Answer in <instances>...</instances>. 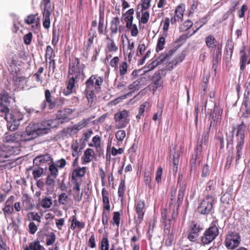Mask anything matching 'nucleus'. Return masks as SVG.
<instances>
[{
  "label": "nucleus",
  "instance_id": "nucleus-60",
  "mask_svg": "<svg viewBox=\"0 0 250 250\" xmlns=\"http://www.w3.org/2000/svg\"><path fill=\"white\" fill-rule=\"evenodd\" d=\"M56 239V236L55 234L51 232L48 235H47L46 245V246H50L53 245L55 242Z\"/></svg>",
  "mask_w": 250,
  "mask_h": 250
},
{
  "label": "nucleus",
  "instance_id": "nucleus-63",
  "mask_svg": "<svg viewBox=\"0 0 250 250\" xmlns=\"http://www.w3.org/2000/svg\"><path fill=\"white\" fill-rule=\"evenodd\" d=\"M119 58L118 56L113 57L110 61L109 64L112 68H113L115 70L118 71V64L119 62Z\"/></svg>",
  "mask_w": 250,
  "mask_h": 250
},
{
  "label": "nucleus",
  "instance_id": "nucleus-1",
  "mask_svg": "<svg viewBox=\"0 0 250 250\" xmlns=\"http://www.w3.org/2000/svg\"><path fill=\"white\" fill-rule=\"evenodd\" d=\"M50 121H47L41 123H30L24 132L5 134L3 141L9 145L6 146L0 143V157L8 158L12 152H16V149L20 150L21 142L30 141L39 135L47 134L50 131Z\"/></svg>",
  "mask_w": 250,
  "mask_h": 250
},
{
  "label": "nucleus",
  "instance_id": "nucleus-27",
  "mask_svg": "<svg viewBox=\"0 0 250 250\" xmlns=\"http://www.w3.org/2000/svg\"><path fill=\"white\" fill-rule=\"evenodd\" d=\"M140 82L139 80L135 81L130 83L128 86V88L130 91L122 96L121 97L122 99H125L131 96L135 90H138L140 88Z\"/></svg>",
  "mask_w": 250,
  "mask_h": 250
},
{
  "label": "nucleus",
  "instance_id": "nucleus-59",
  "mask_svg": "<svg viewBox=\"0 0 250 250\" xmlns=\"http://www.w3.org/2000/svg\"><path fill=\"white\" fill-rule=\"evenodd\" d=\"M95 34V32H94L92 35H91L90 33H89L88 34V36H89V37L87 40L86 44L85 46V51L86 53L89 51V48L93 43L94 38L96 36Z\"/></svg>",
  "mask_w": 250,
  "mask_h": 250
},
{
  "label": "nucleus",
  "instance_id": "nucleus-43",
  "mask_svg": "<svg viewBox=\"0 0 250 250\" xmlns=\"http://www.w3.org/2000/svg\"><path fill=\"white\" fill-rule=\"evenodd\" d=\"M152 175V173L151 169H145L144 172V181L146 185H147L150 188H152V186L151 183Z\"/></svg>",
  "mask_w": 250,
  "mask_h": 250
},
{
  "label": "nucleus",
  "instance_id": "nucleus-15",
  "mask_svg": "<svg viewBox=\"0 0 250 250\" xmlns=\"http://www.w3.org/2000/svg\"><path fill=\"white\" fill-rule=\"evenodd\" d=\"M90 120V118L83 119L78 124L72 126L67 127L66 129H64V130H65V132L70 135L75 134L77 133L80 130L86 126Z\"/></svg>",
  "mask_w": 250,
  "mask_h": 250
},
{
  "label": "nucleus",
  "instance_id": "nucleus-47",
  "mask_svg": "<svg viewBox=\"0 0 250 250\" xmlns=\"http://www.w3.org/2000/svg\"><path fill=\"white\" fill-rule=\"evenodd\" d=\"M164 239H165V244L167 246H171L174 240V232H169L168 233H164Z\"/></svg>",
  "mask_w": 250,
  "mask_h": 250
},
{
  "label": "nucleus",
  "instance_id": "nucleus-13",
  "mask_svg": "<svg viewBox=\"0 0 250 250\" xmlns=\"http://www.w3.org/2000/svg\"><path fill=\"white\" fill-rule=\"evenodd\" d=\"M148 46V43L146 42V43H145V42H140L138 45L136 54L137 56H142L144 54L145 52L146 51V54L139 61V63L140 64H143L146 61V60L148 59L150 56L151 50V49H147Z\"/></svg>",
  "mask_w": 250,
  "mask_h": 250
},
{
  "label": "nucleus",
  "instance_id": "nucleus-8",
  "mask_svg": "<svg viewBox=\"0 0 250 250\" xmlns=\"http://www.w3.org/2000/svg\"><path fill=\"white\" fill-rule=\"evenodd\" d=\"M87 170L85 167H78L75 168L72 172L71 182L74 185L73 190L79 192L80 186L83 182L82 178L83 177Z\"/></svg>",
  "mask_w": 250,
  "mask_h": 250
},
{
  "label": "nucleus",
  "instance_id": "nucleus-12",
  "mask_svg": "<svg viewBox=\"0 0 250 250\" xmlns=\"http://www.w3.org/2000/svg\"><path fill=\"white\" fill-rule=\"evenodd\" d=\"M223 109L220 108L218 105L215 104L213 112L211 113V119L210 121L209 128L214 126L217 124H220L222 119Z\"/></svg>",
  "mask_w": 250,
  "mask_h": 250
},
{
  "label": "nucleus",
  "instance_id": "nucleus-41",
  "mask_svg": "<svg viewBox=\"0 0 250 250\" xmlns=\"http://www.w3.org/2000/svg\"><path fill=\"white\" fill-rule=\"evenodd\" d=\"M245 47L244 46L243 49L240 52L241 54H242L240 58V69L241 70H244L246 68V65L248 60V56L245 51Z\"/></svg>",
  "mask_w": 250,
  "mask_h": 250
},
{
  "label": "nucleus",
  "instance_id": "nucleus-17",
  "mask_svg": "<svg viewBox=\"0 0 250 250\" xmlns=\"http://www.w3.org/2000/svg\"><path fill=\"white\" fill-rule=\"evenodd\" d=\"M15 197L13 195L10 196L5 203V206L3 208L4 215H10L14 212V202Z\"/></svg>",
  "mask_w": 250,
  "mask_h": 250
},
{
  "label": "nucleus",
  "instance_id": "nucleus-6",
  "mask_svg": "<svg viewBox=\"0 0 250 250\" xmlns=\"http://www.w3.org/2000/svg\"><path fill=\"white\" fill-rule=\"evenodd\" d=\"M214 203V197L211 195H206L199 203L197 208V212L202 215L208 214L213 210Z\"/></svg>",
  "mask_w": 250,
  "mask_h": 250
},
{
  "label": "nucleus",
  "instance_id": "nucleus-58",
  "mask_svg": "<svg viewBox=\"0 0 250 250\" xmlns=\"http://www.w3.org/2000/svg\"><path fill=\"white\" fill-rule=\"evenodd\" d=\"M125 131L123 130H119L115 133V137L118 141V146H120L119 142H122L125 137Z\"/></svg>",
  "mask_w": 250,
  "mask_h": 250
},
{
  "label": "nucleus",
  "instance_id": "nucleus-57",
  "mask_svg": "<svg viewBox=\"0 0 250 250\" xmlns=\"http://www.w3.org/2000/svg\"><path fill=\"white\" fill-rule=\"evenodd\" d=\"M165 38L164 37H160L157 42L156 51L158 52L159 51L162 50L165 47Z\"/></svg>",
  "mask_w": 250,
  "mask_h": 250
},
{
  "label": "nucleus",
  "instance_id": "nucleus-19",
  "mask_svg": "<svg viewBox=\"0 0 250 250\" xmlns=\"http://www.w3.org/2000/svg\"><path fill=\"white\" fill-rule=\"evenodd\" d=\"M92 143H89L88 146L94 147L96 149V152L99 155L103 153V149L101 146V138L99 135L94 136L92 140Z\"/></svg>",
  "mask_w": 250,
  "mask_h": 250
},
{
  "label": "nucleus",
  "instance_id": "nucleus-31",
  "mask_svg": "<svg viewBox=\"0 0 250 250\" xmlns=\"http://www.w3.org/2000/svg\"><path fill=\"white\" fill-rule=\"evenodd\" d=\"M222 44H218L217 45V49H214L213 51V64H214L217 63L219 61L221 60L222 57Z\"/></svg>",
  "mask_w": 250,
  "mask_h": 250
},
{
  "label": "nucleus",
  "instance_id": "nucleus-49",
  "mask_svg": "<svg viewBox=\"0 0 250 250\" xmlns=\"http://www.w3.org/2000/svg\"><path fill=\"white\" fill-rule=\"evenodd\" d=\"M10 98V97L9 96V94L5 90L0 93V103H2V104H7V105L9 106Z\"/></svg>",
  "mask_w": 250,
  "mask_h": 250
},
{
  "label": "nucleus",
  "instance_id": "nucleus-11",
  "mask_svg": "<svg viewBox=\"0 0 250 250\" xmlns=\"http://www.w3.org/2000/svg\"><path fill=\"white\" fill-rule=\"evenodd\" d=\"M45 100L43 104L41 105V108L44 110L46 106V104H48V108L53 109L58 104V99L55 97L52 92H51L49 89H46L44 92Z\"/></svg>",
  "mask_w": 250,
  "mask_h": 250
},
{
  "label": "nucleus",
  "instance_id": "nucleus-25",
  "mask_svg": "<svg viewBox=\"0 0 250 250\" xmlns=\"http://www.w3.org/2000/svg\"><path fill=\"white\" fill-rule=\"evenodd\" d=\"M106 40H107V42L106 43V48L105 50V53H108L110 52H116L118 49V47L116 45L113 40L111 38L109 37L108 35H107L106 37Z\"/></svg>",
  "mask_w": 250,
  "mask_h": 250
},
{
  "label": "nucleus",
  "instance_id": "nucleus-3",
  "mask_svg": "<svg viewBox=\"0 0 250 250\" xmlns=\"http://www.w3.org/2000/svg\"><path fill=\"white\" fill-rule=\"evenodd\" d=\"M204 229L203 223L192 220L188 223L187 238L191 242L197 243L200 239L201 234Z\"/></svg>",
  "mask_w": 250,
  "mask_h": 250
},
{
  "label": "nucleus",
  "instance_id": "nucleus-45",
  "mask_svg": "<svg viewBox=\"0 0 250 250\" xmlns=\"http://www.w3.org/2000/svg\"><path fill=\"white\" fill-rule=\"evenodd\" d=\"M151 107V104L148 102H145L141 104L139 107V113L136 116L137 119H140L144 116V113L145 110V108L147 109H149Z\"/></svg>",
  "mask_w": 250,
  "mask_h": 250
},
{
  "label": "nucleus",
  "instance_id": "nucleus-26",
  "mask_svg": "<svg viewBox=\"0 0 250 250\" xmlns=\"http://www.w3.org/2000/svg\"><path fill=\"white\" fill-rule=\"evenodd\" d=\"M242 105L245 106L246 110L242 113V117L250 118V99L249 96H245L244 95Z\"/></svg>",
  "mask_w": 250,
  "mask_h": 250
},
{
  "label": "nucleus",
  "instance_id": "nucleus-38",
  "mask_svg": "<svg viewBox=\"0 0 250 250\" xmlns=\"http://www.w3.org/2000/svg\"><path fill=\"white\" fill-rule=\"evenodd\" d=\"M10 114L9 105L0 103V116L1 117L4 116V119L6 121H8Z\"/></svg>",
  "mask_w": 250,
  "mask_h": 250
},
{
  "label": "nucleus",
  "instance_id": "nucleus-56",
  "mask_svg": "<svg viewBox=\"0 0 250 250\" xmlns=\"http://www.w3.org/2000/svg\"><path fill=\"white\" fill-rule=\"evenodd\" d=\"M193 25V22L190 20L186 21L182 24L180 25L179 29L180 31H186L190 29Z\"/></svg>",
  "mask_w": 250,
  "mask_h": 250
},
{
  "label": "nucleus",
  "instance_id": "nucleus-18",
  "mask_svg": "<svg viewBox=\"0 0 250 250\" xmlns=\"http://www.w3.org/2000/svg\"><path fill=\"white\" fill-rule=\"evenodd\" d=\"M95 91L85 89L84 93L87 100V105L89 107H94L97 102Z\"/></svg>",
  "mask_w": 250,
  "mask_h": 250
},
{
  "label": "nucleus",
  "instance_id": "nucleus-35",
  "mask_svg": "<svg viewBox=\"0 0 250 250\" xmlns=\"http://www.w3.org/2000/svg\"><path fill=\"white\" fill-rule=\"evenodd\" d=\"M205 43L207 46L209 48L213 49L216 47H217V41L212 35H208L205 38Z\"/></svg>",
  "mask_w": 250,
  "mask_h": 250
},
{
  "label": "nucleus",
  "instance_id": "nucleus-24",
  "mask_svg": "<svg viewBox=\"0 0 250 250\" xmlns=\"http://www.w3.org/2000/svg\"><path fill=\"white\" fill-rule=\"evenodd\" d=\"M73 112V110L71 108H64L57 112V117L59 119H62L65 122H68L70 120L69 116L72 114Z\"/></svg>",
  "mask_w": 250,
  "mask_h": 250
},
{
  "label": "nucleus",
  "instance_id": "nucleus-37",
  "mask_svg": "<svg viewBox=\"0 0 250 250\" xmlns=\"http://www.w3.org/2000/svg\"><path fill=\"white\" fill-rule=\"evenodd\" d=\"M23 115L19 112H15L13 113H10L9 116L8 121L13 122L14 124L20 121L23 119Z\"/></svg>",
  "mask_w": 250,
  "mask_h": 250
},
{
  "label": "nucleus",
  "instance_id": "nucleus-42",
  "mask_svg": "<svg viewBox=\"0 0 250 250\" xmlns=\"http://www.w3.org/2000/svg\"><path fill=\"white\" fill-rule=\"evenodd\" d=\"M185 10V6L184 4H180L176 8L175 11V16L176 17H177L178 21L179 20H182Z\"/></svg>",
  "mask_w": 250,
  "mask_h": 250
},
{
  "label": "nucleus",
  "instance_id": "nucleus-40",
  "mask_svg": "<svg viewBox=\"0 0 250 250\" xmlns=\"http://www.w3.org/2000/svg\"><path fill=\"white\" fill-rule=\"evenodd\" d=\"M128 65L126 61H124L122 62L119 64V66L118 67L119 76L123 78L125 75L128 71Z\"/></svg>",
  "mask_w": 250,
  "mask_h": 250
},
{
  "label": "nucleus",
  "instance_id": "nucleus-21",
  "mask_svg": "<svg viewBox=\"0 0 250 250\" xmlns=\"http://www.w3.org/2000/svg\"><path fill=\"white\" fill-rule=\"evenodd\" d=\"M18 62V59L16 55H12L7 62L9 65V70L11 71L13 75H16L17 71H19V68L17 67Z\"/></svg>",
  "mask_w": 250,
  "mask_h": 250
},
{
  "label": "nucleus",
  "instance_id": "nucleus-14",
  "mask_svg": "<svg viewBox=\"0 0 250 250\" xmlns=\"http://www.w3.org/2000/svg\"><path fill=\"white\" fill-rule=\"evenodd\" d=\"M182 178L183 175L182 174H179L177 183L179 185V188L178 191V199L176 203L177 209H178L179 207L182 204L185 195V192L187 188L186 183L185 182H182Z\"/></svg>",
  "mask_w": 250,
  "mask_h": 250
},
{
  "label": "nucleus",
  "instance_id": "nucleus-55",
  "mask_svg": "<svg viewBox=\"0 0 250 250\" xmlns=\"http://www.w3.org/2000/svg\"><path fill=\"white\" fill-rule=\"evenodd\" d=\"M216 181L214 180H210L207 183L206 190L210 193H213L215 190Z\"/></svg>",
  "mask_w": 250,
  "mask_h": 250
},
{
  "label": "nucleus",
  "instance_id": "nucleus-33",
  "mask_svg": "<svg viewBox=\"0 0 250 250\" xmlns=\"http://www.w3.org/2000/svg\"><path fill=\"white\" fill-rule=\"evenodd\" d=\"M120 24V20L118 17L113 18L111 21L110 35L112 36L113 34H116L118 30V26ZM119 31L121 32L120 28H119Z\"/></svg>",
  "mask_w": 250,
  "mask_h": 250
},
{
  "label": "nucleus",
  "instance_id": "nucleus-53",
  "mask_svg": "<svg viewBox=\"0 0 250 250\" xmlns=\"http://www.w3.org/2000/svg\"><path fill=\"white\" fill-rule=\"evenodd\" d=\"M139 240V237L133 235L130 239V246L132 250H140V244L137 242Z\"/></svg>",
  "mask_w": 250,
  "mask_h": 250
},
{
  "label": "nucleus",
  "instance_id": "nucleus-23",
  "mask_svg": "<svg viewBox=\"0 0 250 250\" xmlns=\"http://www.w3.org/2000/svg\"><path fill=\"white\" fill-rule=\"evenodd\" d=\"M69 80L67 83L66 91L63 92L65 96L69 95L72 93L76 92V83L79 81L74 79L73 78H68Z\"/></svg>",
  "mask_w": 250,
  "mask_h": 250
},
{
  "label": "nucleus",
  "instance_id": "nucleus-54",
  "mask_svg": "<svg viewBox=\"0 0 250 250\" xmlns=\"http://www.w3.org/2000/svg\"><path fill=\"white\" fill-rule=\"evenodd\" d=\"M121 219V213L118 211H115L113 213V218L111 223L113 225H116L118 228Z\"/></svg>",
  "mask_w": 250,
  "mask_h": 250
},
{
  "label": "nucleus",
  "instance_id": "nucleus-9",
  "mask_svg": "<svg viewBox=\"0 0 250 250\" xmlns=\"http://www.w3.org/2000/svg\"><path fill=\"white\" fill-rule=\"evenodd\" d=\"M114 120L116 124V128L121 129L125 128L130 121L129 112L125 109L119 111L115 114Z\"/></svg>",
  "mask_w": 250,
  "mask_h": 250
},
{
  "label": "nucleus",
  "instance_id": "nucleus-7",
  "mask_svg": "<svg viewBox=\"0 0 250 250\" xmlns=\"http://www.w3.org/2000/svg\"><path fill=\"white\" fill-rule=\"evenodd\" d=\"M219 233L218 228L215 225H211L205 229L200 237L201 244L203 246L210 244L216 239Z\"/></svg>",
  "mask_w": 250,
  "mask_h": 250
},
{
  "label": "nucleus",
  "instance_id": "nucleus-2",
  "mask_svg": "<svg viewBox=\"0 0 250 250\" xmlns=\"http://www.w3.org/2000/svg\"><path fill=\"white\" fill-rule=\"evenodd\" d=\"M246 127V125L244 124V121H242L241 124L237 125L236 126H232L230 130L226 132L227 145V147H228L229 145H233L234 132L235 130H236L235 133L236 143V163H238V161L241 158L243 154L242 150L245 144Z\"/></svg>",
  "mask_w": 250,
  "mask_h": 250
},
{
  "label": "nucleus",
  "instance_id": "nucleus-20",
  "mask_svg": "<svg viewBox=\"0 0 250 250\" xmlns=\"http://www.w3.org/2000/svg\"><path fill=\"white\" fill-rule=\"evenodd\" d=\"M95 158V153L92 148H88L84 152L81 161L83 165L90 163Z\"/></svg>",
  "mask_w": 250,
  "mask_h": 250
},
{
  "label": "nucleus",
  "instance_id": "nucleus-46",
  "mask_svg": "<svg viewBox=\"0 0 250 250\" xmlns=\"http://www.w3.org/2000/svg\"><path fill=\"white\" fill-rule=\"evenodd\" d=\"M104 12H102L101 10H100L99 21V23H98V30L99 33L100 35H102L104 33Z\"/></svg>",
  "mask_w": 250,
  "mask_h": 250
},
{
  "label": "nucleus",
  "instance_id": "nucleus-10",
  "mask_svg": "<svg viewBox=\"0 0 250 250\" xmlns=\"http://www.w3.org/2000/svg\"><path fill=\"white\" fill-rule=\"evenodd\" d=\"M241 238L238 233L230 232L226 236L224 244L228 249L232 250L240 244Z\"/></svg>",
  "mask_w": 250,
  "mask_h": 250
},
{
  "label": "nucleus",
  "instance_id": "nucleus-29",
  "mask_svg": "<svg viewBox=\"0 0 250 250\" xmlns=\"http://www.w3.org/2000/svg\"><path fill=\"white\" fill-rule=\"evenodd\" d=\"M134 9L131 8L128 10L125 13L123 14V16L125 17L124 21L126 24V27L130 26L131 23L133 22L134 19Z\"/></svg>",
  "mask_w": 250,
  "mask_h": 250
},
{
  "label": "nucleus",
  "instance_id": "nucleus-52",
  "mask_svg": "<svg viewBox=\"0 0 250 250\" xmlns=\"http://www.w3.org/2000/svg\"><path fill=\"white\" fill-rule=\"evenodd\" d=\"M37 15V14H36V15H33V14L29 15V16H27L26 19H25L24 20L26 24H28V25L34 23L35 22L37 24H39V18H36Z\"/></svg>",
  "mask_w": 250,
  "mask_h": 250
},
{
  "label": "nucleus",
  "instance_id": "nucleus-48",
  "mask_svg": "<svg viewBox=\"0 0 250 250\" xmlns=\"http://www.w3.org/2000/svg\"><path fill=\"white\" fill-rule=\"evenodd\" d=\"M125 181L124 180L122 179L120 181L118 190V196L121 198V200H123L125 197Z\"/></svg>",
  "mask_w": 250,
  "mask_h": 250
},
{
  "label": "nucleus",
  "instance_id": "nucleus-44",
  "mask_svg": "<svg viewBox=\"0 0 250 250\" xmlns=\"http://www.w3.org/2000/svg\"><path fill=\"white\" fill-rule=\"evenodd\" d=\"M174 215V212L173 211V213L171 215V218H168V220L166 221H162V222L164 224V233H168L169 232H171V223L173 220V218Z\"/></svg>",
  "mask_w": 250,
  "mask_h": 250
},
{
  "label": "nucleus",
  "instance_id": "nucleus-50",
  "mask_svg": "<svg viewBox=\"0 0 250 250\" xmlns=\"http://www.w3.org/2000/svg\"><path fill=\"white\" fill-rule=\"evenodd\" d=\"M52 200L51 197H45L41 202V206L44 209L49 208L52 206Z\"/></svg>",
  "mask_w": 250,
  "mask_h": 250
},
{
  "label": "nucleus",
  "instance_id": "nucleus-64",
  "mask_svg": "<svg viewBox=\"0 0 250 250\" xmlns=\"http://www.w3.org/2000/svg\"><path fill=\"white\" fill-rule=\"evenodd\" d=\"M49 170L50 174L49 175L52 176L55 178L58 174V169L54 164H51L49 166Z\"/></svg>",
  "mask_w": 250,
  "mask_h": 250
},
{
  "label": "nucleus",
  "instance_id": "nucleus-39",
  "mask_svg": "<svg viewBox=\"0 0 250 250\" xmlns=\"http://www.w3.org/2000/svg\"><path fill=\"white\" fill-rule=\"evenodd\" d=\"M110 247L109 241L107 235L104 236L99 244V249L100 250H109Z\"/></svg>",
  "mask_w": 250,
  "mask_h": 250
},
{
  "label": "nucleus",
  "instance_id": "nucleus-28",
  "mask_svg": "<svg viewBox=\"0 0 250 250\" xmlns=\"http://www.w3.org/2000/svg\"><path fill=\"white\" fill-rule=\"evenodd\" d=\"M32 198L27 194H23L22 197V205L25 210H31L33 208L34 205L32 203Z\"/></svg>",
  "mask_w": 250,
  "mask_h": 250
},
{
  "label": "nucleus",
  "instance_id": "nucleus-36",
  "mask_svg": "<svg viewBox=\"0 0 250 250\" xmlns=\"http://www.w3.org/2000/svg\"><path fill=\"white\" fill-rule=\"evenodd\" d=\"M85 227V223L83 222H80L77 220L76 215L72 216V223L70 226V228L72 230H74L76 228L80 229H82Z\"/></svg>",
  "mask_w": 250,
  "mask_h": 250
},
{
  "label": "nucleus",
  "instance_id": "nucleus-4",
  "mask_svg": "<svg viewBox=\"0 0 250 250\" xmlns=\"http://www.w3.org/2000/svg\"><path fill=\"white\" fill-rule=\"evenodd\" d=\"M84 64H80V60L74 58L70 60L68 69V78H73L78 81L84 75Z\"/></svg>",
  "mask_w": 250,
  "mask_h": 250
},
{
  "label": "nucleus",
  "instance_id": "nucleus-32",
  "mask_svg": "<svg viewBox=\"0 0 250 250\" xmlns=\"http://www.w3.org/2000/svg\"><path fill=\"white\" fill-rule=\"evenodd\" d=\"M45 248L41 245L39 240H35L30 243L28 246L24 248V250H45Z\"/></svg>",
  "mask_w": 250,
  "mask_h": 250
},
{
  "label": "nucleus",
  "instance_id": "nucleus-34",
  "mask_svg": "<svg viewBox=\"0 0 250 250\" xmlns=\"http://www.w3.org/2000/svg\"><path fill=\"white\" fill-rule=\"evenodd\" d=\"M233 45L227 43L226 45L225 60L228 64L230 62L233 51Z\"/></svg>",
  "mask_w": 250,
  "mask_h": 250
},
{
  "label": "nucleus",
  "instance_id": "nucleus-5",
  "mask_svg": "<svg viewBox=\"0 0 250 250\" xmlns=\"http://www.w3.org/2000/svg\"><path fill=\"white\" fill-rule=\"evenodd\" d=\"M104 81V76H100L98 74H92L85 82V89L100 93L102 91Z\"/></svg>",
  "mask_w": 250,
  "mask_h": 250
},
{
  "label": "nucleus",
  "instance_id": "nucleus-22",
  "mask_svg": "<svg viewBox=\"0 0 250 250\" xmlns=\"http://www.w3.org/2000/svg\"><path fill=\"white\" fill-rule=\"evenodd\" d=\"M50 160L51 157L50 154L38 155L33 159V164L35 166H39L41 164L48 163Z\"/></svg>",
  "mask_w": 250,
  "mask_h": 250
},
{
  "label": "nucleus",
  "instance_id": "nucleus-30",
  "mask_svg": "<svg viewBox=\"0 0 250 250\" xmlns=\"http://www.w3.org/2000/svg\"><path fill=\"white\" fill-rule=\"evenodd\" d=\"M51 10H46L42 11L43 15V26L45 29H48L50 26V16Z\"/></svg>",
  "mask_w": 250,
  "mask_h": 250
},
{
  "label": "nucleus",
  "instance_id": "nucleus-16",
  "mask_svg": "<svg viewBox=\"0 0 250 250\" xmlns=\"http://www.w3.org/2000/svg\"><path fill=\"white\" fill-rule=\"evenodd\" d=\"M135 210L137 214V222L140 224L143 221L146 210L145 201L144 200L137 201L135 204Z\"/></svg>",
  "mask_w": 250,
  "mask_h": 250
},
{
  "label": "nucleus",
  "instance_id": "nucleus-61",
  "mask_svg": "<svg viewBox=\"0 0 250 250\" xmlns=\"http://www.w3.org/2000/svg\"><path fill=\"white\" fill-rule=\"evenodd\" d=\"M53 56H55V53L53 49L50 45L47 46L45 54V58L46 61H47V60L48 59H51L52 58Z\"/></svg>",
  "mask_w": 250,
  "mask_h": 250
},
{
  "label": "nucleus",
  "instance_id": "nucleus-51",
  "mask_svg": "<svg viewBox=\"0 0 250 250\" xmlns=\"http://www.w3.org/2000/svg\"><path fill=\"white\" fill-rule=\"evenodd\" d=\"M43 169L39 166H35L33 167L32 174L35 180L41 177L43 174Z\"/></svg>",
  "mask_w": 250,
  "mask_h": 250
},
{
  "label": "nucleus",
  "instance_id": "nucleus-62",
  "mask_svg": "<svg viewBox=\"0 0 250 250\" xmlns=\"http://www.w3.org/2000/svg\"><path fill=\"white\" fill-rule=\"evenodd\" d=\"M233 160V153H229L226 158V162L225 166V168L227 169H229L232 164V162Z\"/></svg>",
  "mask_w": 250,
  "mask_h": 250
}]
</instances>
